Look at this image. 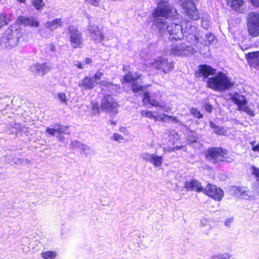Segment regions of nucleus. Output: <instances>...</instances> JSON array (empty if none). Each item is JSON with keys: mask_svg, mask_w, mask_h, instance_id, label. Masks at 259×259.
<instances>
[{"mask_svg": "<svg viewBox=\"0 0 259 259\" xmlns=\"http://www.w3.org/2000/svg\"><path fill=\"white\" fill-rule=\"evenodd\" d=\"M197 77L203 76L207 78V87L215 91L222 92L229 89L233 85V82L225 73L219 72L215 74V70L210 66L202 65L196 73Z\"/></svg>", "mask_w": 259, "mask_h": 259, "instance_id": "1", "label": "nucleus"}, {"mask_svg": "<svg viewBox=\"0 0 259 259\" xmlns=\"http://www.w3.org/2000/svg\"><path fill=\"white\" fill-rule=\"evenodd\" d=\"M21 36L20 29L16 26L8 28L0 38V47L10 49L16 47Z\"/></svg>", "mask_w": 259, "mask_h": 259, "instance_id": "2", "label": "nucleus"}, {"mask_svg": "<svg viewBox=\"0 0 259 259\" xmlns=\"http://www.w3.org/2000/svg\"><path fill=\"white\" fill-rule=\"evenodd\" d=\"M177 10L166 1L159 2L152 13L153 18H172L176 16Z\"/></svg>", "mask_w": 259, "mask_h": 259, "instance_id": "3", "label": "nucleus"}, {"mask_svg": "<svg viewBox=\"0 0 259 259\" xmlns=\"http://www.w3.org/2000/svg\"><path fill=\"white\" fill-rule=\"evenodd\" d=\"M206 157L212 163H218L223 161L231 162L234 160V158L228 156V151L226 150L221 148L208 149Z\"/></svg>", "mask_w": 259, "mask_h": 259, "instance_id": "4", "label": "nucleus"}, {"mask_svg": "<svg viewBox=\"0 0 259 259\" xmlns=\"http://www.w3.org/2000/svg\"><path fill=\"white\" fill-rule=\"evenodd\" d=\"M118 107L115 100L111 95H107L102 99L100 108L111 115H115L117 113Z\"/></svg>", "mask_w": 259, "mask_h": 259, "instance_id": "5", "label": "nucleus"}, {"mask_svg": "<svg viewBox=\"0 0 259 259\" xmlns=\"http://www.w3.org/2000/svg\"><path fill=\"white\" fill-rule=\"evenodd\" d=\"M247 28L250 35L254 37L259 35V13L252 12L248 14Z\"/></svg>", "mask_w": 259, "mask_h": 259, "instance_id": "6", "label": "nucleus"}, {"mask_svg": "<svg viewBox=\"0 0 259 259\" xmlns=\"http://www.w3.org/2000/svg\"><path fill=\"white\" fill-rule=\"evenodd\" d=\"M68 36L70 39L71 47L74 48H80L83 45L82 34L79 30L73 26L68 28Z\"/></svg>", "mask_w": 259, "mask_h": 259, "instance_id": "7", "label": "nucleus"}, {"mask_svg": "<svg viewBox=\"0 0 259 259\" xmlns=\"http://www.w3.org/2000/svg\"><path fill=\"white\" fill-rule=\"evenodd\" d=\"M185 14L191 19L196 20L199 18V12L193 2L188 0H180Z\"/></svg>", "mask_w": 259, "mask_h": 259, "instance_id": "8", "label": "nucleus"}, {"mask_svg": "<svg viewBox=\"0 0 259 259\" xmlns=\"http://www.w3.org/2000/svg\"><path fill=\"white\" fill-rule=\"evenodd\" d=\"M154 26L159 32V33L163 34L166 32H171L173 25H170L171 21H168L166 18H153Z\"/></svg>", "mask_w": 259, "mask_h": 259, "instance_id": "9", "label": "nucleus"}, {"mask_svg": "<svg viewBox=\"0 0 259 259\" xmlns=\"http://www.w3.org/2000/svg\"><path fill=\"white\" fill-rule=\"evenodd\" d=\"M195 52L192 47L185 44L176 45L171 49V54L178 56H188L192 55Z\"/></svg>", "mask_w": 259, "mask_h": 259, "instance_id": "10", "label": "nucleus"}, {"mask_svg": "<svg viewBox=\"0 0 259 259\" xmlns=\"http://www.w3.org/2000/svg\"><path fill=\"white\" fill-rule=\"evenodd\" d=\"M203 192L218 201L221 200L224 196V192L221 188L210 184L206 185Z\"/></svg>", "mask_w": 259, "mask_h": 259, "instance_id": "11", "label": "nucleus"}, {"mask_svg": "<svg viewBox=\"0 0 259 259\" xmlns=\"http://www.w3.org/2000/svg\"><path fill=\"white\" fill-rule=\"evenodd\" d=\"M233 101L238 105V109L246 112L250 116H254L253 112L246 106V100L244 96L235 94L232 97Z\"/></svg>", "mask_w": 259, "mask_h": 259, "instance_id": "12", "label": "nucleus"}, {"mask_svg": "<svg viewBox=\"0 0 259 259\" xmlns=\"http://www.w3.org/2000/svg\"><path fill=\"white\" fill-rule=\"evenodd\" d=\"M187 26L189 27L186 28V30L184 33H185V35L189 42L195 45L200 39L199 31L196 27L192 26L190 23H188Z\"/></svg>", "mask_w": 259, "mask_h": 259, "instance_id": "13", "label": "nucleus"}, {"mask_svg": "<svg viewBox=\"0 0 259 259\" xmlns=\"http://www.w3.org/2000/svg\"><path fill=\"white\" fill-rule=\"evenodd\" d=\"M140 156L143 160L151 163L155 167H160L163 162L162 156H158L155 154L144 152L142 153Z\"/></svg>", "mask_w": 259, "mask_h": 259, "instance_id": "14", "label": "nucleus"}, {"mask_svg": "<svg viewBox=\"0 0 259 259\" xmlns=\"http://www.w3.org/2000/svg\"><path fill=\"white\" fill-rule=\"evenodd\" d=\"M88 31L92 39L95 41L99 42L104 39L103 33L97 25L90 24L88 27Z\"/></svg>", "mask_w": 259, "mask_h": 259, "instance_id": "15", "label": "nucleus"}, {"mask_svg": "<svg viewBox=\"0 0 259 259\" xmlns=\"http://www.w3.org/2000/svg\"><path fill=\"white\" fill-rule=\"evenodd\" d=\"M51 66L47 63H35L30 67L32 72L37 74L44 75L47 72L50 71Z\"/></svg>", "mask_w": 259, "mask_h": 259, "instance_id": "16", "label": "nucleus"}, {"mask_svg": "<svg viewBox=\"0 0 259 259\" xmlns=\"http://www.w3.org/2000/svg\"><path fill=\"white\" fill-rule=\"evenodd\" d=\"M170 25H173L172 32H168L170 35V39H181L184 36V32L182 26L175 23L171 22Z\"/></svg>", "mask_w": 259, "mask_h": 259, "instance_id": "17", "label": "nucleus"}, {"mask_svg": "<svg viewBox=\"0 0 259 259\" xmlns=\"http://www.w3.org/2000/svg\"><path fill=\"white\" fill-rule=\"evenodd\" d=\"M185 188L187 191H195L197 192H203L204 188L200 182L196 180L187 181L185 183Z\"/></svg>", "mask_w": 259, "mask_h": 259, "instance_id": "18", "label": "nucleus"}, {"mask_svg": "<svg viewBox=\"0 0 259 259\" xmlns=\"http://www.w3.org/2000/svg\"><path fill=\"white\" fill-rule=\"evenodd\" d=\"M18 22L25 26H31L37 27L39 22L35 18L32 17L21 16L18 19Z\"/></svg>", "mask_w": 259, "mask_h": 259, "instance_id": "19", "label": "nucleus"}, {"mask_svg": "<svg viewBox=\"0 0 259 259\" xmlns=\"http://www.w3.org/2000/svg\"><path fill=\"white\" fill-rule=\"evenodd\" d=\"M245 56L250 66L254 68L259 66V51L249 53Z\"/></svg>", "mask_w": 259, "mask_h": 259, "instance_id": "20", "label": "nucleus"}, {"mask_svg": "<svg viewBox=\"0 0 259 259\" xmlns=\"http://www.w3.org/2000/svg\"><path fill=\"white\" fill-rule=\"evenodd\" d=\"M97 84V81L94 80L93 77L86 76L82 79L79 86L83 87L85 90H90L93 89Z\"/></svg>", "mask_w": 259, "mask_h": 259, "instance_id": "21", "label": "nucleus"}, {"mask_svg": "<svg viewBox=\"0 0 259 259\" xmlns=\"http://www.w3.org/2000/svg\"><path fill=\"white\" fill-rule=\"evenodd\" d=\"M236 193L242 199L250 201L254 200V195L251 190H245L244 188H240L236 190Z\"/></svg>", "mask_w": 259, "mask_h": 259, "instance_id": "22", "label": "nucleus"}, {"mask_svg": "<svg viewBox=\"0 0 259 259\" xmlns=\"http://www.w3.org/2000/svg\"><path fill=\"white\" fill-rule=\"evenodd\" d=\"M63 21L61 18H56L53 19L52 21L46 22L44 25L47 29L53 31L63 26Z\"/></svg>", "mask_w": 259, "mask_h": 259, "instance_id": "23", "label": "nucleus"}, {"mask_svg": "<svg viewBox=\"0 0 259 259\" xmlns=\"http://www.w3.org/2000/svg\"><path fill=\"white\" fill-rule=\"evenodd\" d=\"M143 102L144 104L147 105L150 104L152 106L155 107H159L160 104L155 99H151L148 92H145L144 94Z\"/></svg>", "mask_w": 259, "mask_h": 259, "instance_id": "24", "label": "nucleus"}, {"mask_svg": "<svg viewBox=\"0 0 259 259\" xmlns=\"http://www.w3.org/2000/svg\"><path fill=\"white\" fill-rule=\"evenodd\" d=\"M228 5L236 11H240V8L243 4V0H227Z\"/></svg>", "mask_w": 259, "mask_h": 259, "instance_id": "25", "label": "nucleus"}, {"mask_svg": "<svg viewBox=\"0 0 259 259\" xmlns=\"http://www.w3.org/2000/svg\"><path fill=\"white\" fill-rule=\"evenodd\" d=\"M139 79H141V75L135 73L132 74V73H128L126 75H124L123 78L122 82L123 83H128L132 81H134Z\"/></svg>", "mask_w": 259, "mask_h": 259, "instance_id": "26", "label": "nucleus"}, {"mask_svg": "<svg viewBox=\"0 0 259 259\" xmlns=\"http://www.w3.org/2000/svg\"><path fill=\"white\" fill-rule=\"evenodd\" d=\"M174 68L173 63L168 62L166 59L164 58L163 64L161 67V71L166 73L172 70Z\"/></svg>", "mask_w": 259, "mask_h": 259, "instance_id": "27", "label": "nucleus"}, {"mask_svg": "<svg viewBox=\"0 0 259 259\" xmlns=\"http://www.w3.org/2000/svg\"><path fill=\"white\" fill-rule=\"evenodd\" d=\"M164 58L163 57H159L158 58L153 61H152L151 63H150V64L151 66L154 68L155 69H158V70H161V67L163 64V62L164 61Z\"/></svg>", "mask_w": 259, "mask_h": 259, "instance_id": "28", "label": "nucleus"}, {"mask_svg": "<svg viewBox=\"0 0 259 259\" xmlns=\"http://www.w3.org/2000/svg\"><path fill=\"white\" fill-rule=\"evenodd\" d=\"M101 84L106 87L108 89L109 92L112 93L113 92V90L116 91L119 89V85L113 84L107 81H102L101 83Z\"/></svg>", "mask_w": 259, "mask_h": 259, "instance_id": "29", "label": "nucleus"}, {"mask_svg": "<svg viewBox=\"0 0 259 259\" xmlns=\"http://www.w3.org/2000/svg\"><path fill=\"white\" fill-rule=\"evenodd\" d=\"M5 162L6 164H19L21 162V160L20 159H15L13 156H7L5 158Z\"/></svg>", "mask_w": 259, "mask_h": 259, "instance_id": "30", "label": "nucleus"}, {"mask_svg": "<svg viewBox=\"0 0 259 259\" xmlns=\"http://www.w3.org/2000/svg\"><path fill=\"white\" fill-rule=\"evenodd\" d=\"M209 124L211 128L214 130V132L215 134L220 135L224 134L225 130L223 127L218 126L214 123H213L212 121L210 122Z\"/></svg>", "mask_w": 259, "mask_h": 259, "instance_id": "31", "label": "nucleus"}, {"mask_svg": "<svg viewBox=\"0 0 259 259\" xmlns=\"http://www.w3.org/2000/svg\"><path fill=\"white\" fill-rule=\"evenodd\" d=\"M41 255L44 259H55L57 256V253L56 251H49L42 252Z\"/></svg>", "mask_w": 259, "mask_h": 259, "instance_id": "32", "label": "nucleus"}, {"mask_svg": "<svg viewBox=\"0 0 259 259\" xmlns=\"http://www.w3.org/2000/svg\"><path fill=\"white\" fill-rule=\"evenodd\" d=\"M31 2L35 8L37 10L41 9L45 5V3L43 0H31Z\"/></svg>", "mask_w": 259, "mask_h": 259, "instance_id": "33", "label": "nucleus"}, {"mask_svg": "<svg viewBox=\"0 0 259 259\" xmlns=\"http://www.w3.org/2000/svg\"><path fill=\"white\" fill-rule=\"evenodd\" d=\"M46 132L52 136H54L58 132V124L54 125L53 127H47Z\"/></svg>", "mask_w": 259, "mask_h": 259, "instance_id": "34", "label": "nucleus"}, {"mask_svg": "<svg viewBox=\"0 0 259 259\" xmlns=\"http://www.w3.org/2000/svg\"><path fill=\"white\" fill-rule=\"evenodd\" d=\"M58 132L69 135L70 132L68 130V127L63 125L58 124Z\"/></svg>", "mask_w": 259, "mask_h": 259, "instance_id": "35", "label": "nucleus"}, {"mask_svg": "<svg viewBox=\"0 0 259 259\" xmlns=\"http://www.w3.org/2000/svg\"><path fill=\"white\" fill-rule=\"evenodd\" d=\"M80 150L82 151L84 154L88 155L91 154L92 150L90 147L82 143Z\"/></svg>", "mask_w": 259, "mask_h": 259, "instance_id": "36", "label": "nucleus"}, {"mask_svg": "<svg viewBox=\"0 0 259 259\" xmlns=\"http://www.w3.org/2000/svg\"><path fill=\"white\" fill-rule=\"evenodd\" d=\"M211 259H231V255L228 253H223L213 256Z\"/></svg>", "mask_w": 259, "mask_h": 259, "instance_id": "37", "label": "nucleus"}, {"mask_svg": "<svg viewBox=\"0 0 259 259\" xmlns=\"http://www.w3.org/2000/svg\"><path fill=\"white\" fill-rule=\"evenodd\" d=\"M141 115L144 117H147L150 119L155 118V116L153 115L151 111L148 110H143L141 111Z\"/></svg>", "mask_w": 259, "mask_h": 259, "instance_id": "38", "label": "nucleus"}, {"mask_svg": "<svg viewBox=\"0 0 259 259\" xmlns=\"http://www.w3.org/2000/svg\"><path fill=\"white\" fill-rule=\"evenodd\" d=\"M252 193L254 195V200L259 196V184L253 186L251 189Z\"/></svg>", "mask_w": 259, "mask_h": 259, "instance_id": "39", "label": "nucleus"}, {"mask_svg": "<svg viewBox=\"0 0 259 259\" xmlns=\"http://www.w3.org/2000/svg\"><path fill=\"white\" fill-rule=\"evenodd\" d=\"M191 113L196 118H201L203 117L202 114L195 108L191 109Z\"/></svg>", "mask_w": 259, "mask_h": 259, "instance_id": "40", "label": "nucleus"}, {"mask_svg": "<svg viewBox=\"0 0 259 259\" xmlns=\"http://www.w3.org/2000/svg\"><path fill=\"white\" fill-rule=\"evenodd\" d=\"M142 89L143 87L141 85L138 84L137 82H135L133 83L132 87V91H133V92L136 93L141 90H142Z\"/></svg>", "mask_w": 259, "mask_h": 259, "instance_id": "41", "label": "nucleus"}, {"mask_svg": "<svg viewBox=\"0 0 259 259\" xmlns=\"http://www.w3.org/2000/svg\"><path fill=\"white\" fill-rule=\"evenodd\" d=\"M158 118H159L161 121L163 122H168L170 121V119L171 118V116L163 114L158 116Z\"/></svg>", "mask_w": 259, "mask_h": 259, "instance_id": "42", "label": "nucleus"}, {"mask_svg": "<svg viewBox=\"0 0 259 259\" xmlns=\"http://www.w3.org/2000/svg\"><path fill=\"white\" fill-rule=\"evenodd\" d=\"M57 97L60 100V101H61L62 103H67L66 96L65 94L63 93H58Z\"/></svg>", "mask_w": 259, "mask_h": 259, "instance_id": "43", "label": "nucleus"}, {"mask_svg": "<svg viewBox=\"0 0 259 259\" xmlns=\"http://www.w3.org/2000/svg\"><path fill=\"white\" fill-rule=\"evenodd\" d=\"M82 143L77 141H73L71 142V146L74 148L80 150Z\"/></svg>", "mask_w": 259, "mask_h": 259, "instance_id": "44", "label": "nucleus"}, {"mask_svg": "<svg viewBox=\"0 0 259 259\" xmlns=\"http://www.w3.org/2000/svg\"><path fill=\"white\" fill-rule=\"evenodd\" d=\"M205 38L207 41H208L209 43H210L214 40L215 36L211 33L206 34L205 35Z\"/></svg>", "mask_w": 259, "mask_h": 259, "instance_id": "45", "label": "nucleus"}, {"mask_svg": "<svg viewBox=\"0 0 259 259\" xmlns=\"http://www.w3.org/2000/svg\"><path fill=\"white\" fill-rule=\"evenodd\" d=\"M89 4L94 7H98L100 2V0H85Z\"/></svg>", "mask_w": 259, "mask_h": 259, "instance_id": "46", "label": "nucleus"}, {"mask_svg": "<svg viewBox=\"0 0 259 259\" xmlns=\"http://www.w3.org/2000/svg\"><path fill=\"white\" fill-rule=\"evenodd\" d=\"M252 174L259 179V168L253 166L251 167Z\"/></svg>", "mask_w": 259, "mask_h": 259, "instance_id": "47", "label": "nucleus"}, {"mask_svg": "<svg viewBox=\"0 0 259 259\" xmlns=\"http://www.w3.org/2000/svg\"><path fill=\"white\" fill-rule=\"evenodd\" d=\"M113 139L114 141L118 142H120L123 140L122 136L118 134H114L113 136Z\"/></svg>", "mask_w": 259, "mask_h": 259, "instance_id": "48", "label": "nucleus"}, {"mask_svg": "<svg viewBox=\"0 0 259 259\" xmlns=\"http://www.w3.org/2000/svg\"><path fill=\"white\" fill-rule=\"evenodd\" d=\"M234 218L231 217L229 218H227L225 222V225L226 227H230L231 224L233 222Z\"/></svg>", "mask_w": 259, "mask_h": 259, "instance_id": "49", "label": "nucleus"}, {"mask_svg": "<svg viewBox=\"0 0 259 259\" xmlns=\"http://www.w3.org/2000/svg\"><path fill=\"white\" fill-rule=\"evenodd\" d=\"M92 108L93 111L95 113H98L99 112V107L98 104L96 103H92Z\"/></svg>", "mask_w": 259, "mask_h": 259, "instance_id": "50", "label": "nucleus"}, {"mask_svg": "<svg viewBox=\"0 0 259 259\" xmlns=\"http://www.w3.org/2000/svg\"><path fill=\"white\" fill-rule=\"evenodd\" d=\"M159 107L161 108L165 112H169L171 110V108L165 104L159 105Z\"/></svg>", "mask_w": 259, "mask_h": 259, "instance_id": "51", "label": "nucleus"}, {"mask_svg": "<svg viewBox=\"0 0 259 259\" xmlns=\"http://www.w3.org/2000/svg\"><path fill=\"white\" fill-rule=\"evenodd\" d=\"M103 73L98 71L96 73V74L93 76V78L94 80L97 81V80L100 79L101 76L103 75Z\"/></svg>", "mask_w": 259, "mask_h": 259, "instance_id": "52", "label": "nucleus"}, {"mask_svg": "<svg viewBox=\"0 0 259 259\" xmlns=\"http://www.w3.org/2000/svg\"><path fill=\"white\" fill-rule=\"evenodd\" d=\"M253 6L259 7V0H249Z\"/></svg>", "mask_w": 259, "mask_h": 259, "instance_id": "53", "label": "nucleus"}, {"mask_svg": "<svg viewBox=\"0 0 259 259\" xmlns=\"http://www.w3.org/2000/svg\"><path fill=\"white\" fill-rule=\"evenodd\" d=\"M74 65L79 69H83V67L82 64L78 61H75L74 62Z\"/></svg>", "mask_w": 259, "mask_h": 259, "instance_id": "54", "label": "nucleus"}, {"mask_svg": "<svg viewBox=\"0 0 259 259\" xmlns=\"http://www.w3.org/2000/svg\"><path fill=\"white\" fill-rule=\"evenodd\" d=\"M212 108V106L209 104H205L204 106L205 110L209 113L211 112Z\"/></svg>", "mask_w": 259, "mask_h": 259, "instance_id": "55", "label": "nucleus"}, {"mask_svg": "<svg viewBox=\"0 0 259 259\" xmlns=\"http://www.w3.org/2000/svg\"><path fill=\"white\" fill-rule=\"evenodd\" d=\"M57 137L59 141H62L64 139V136L63 135V134L62 133L58 132L57 133Z\"/></svg>", "mask_w": 259, "mask_h": 259, "instance_id": "56", "label": "nucleus"}, {"mask_svg": "<svg viewBox=\"0 0 259 259\" xmlns=\"http://www.w3.org/2000/svg\"><path fill=\"white\" fill-rule=\"evenodd\" d=\"M163 151L165 152H174L175 149H174V147H167V148H163Z\"/></svg>", "mask_w": 259, "mask_h": 259, "instance_id": "57", "label": "nucleus"}, {"mask_svg": "<svg viewBox=\"0 0 259 259\" xmlns=\"http://www.w3.org/2000/svg\"><path fill=\"white\" fill-rule=\"evenodd\" d=\"M170 121L178 123L179 122V120L177 118L176 116H171V118L170 119Z\"/></svg>", "mask_w": 259, "mask_h": 259, "instance_id": "58", "label": "nucleus"}, {"mask_svg": "<svg viewBox=\"0 0 259 259\" xmlns=\"http://www.w3.org/2000/svg\"><path fill=\"white\" fill-rule=\"evenodd\" d=\"M252 150L253 151H256L259 153V144H257L255 146L252 147Z\"/></svg>", "mask_w": 259, "mask_h": 259, "instance_id": "59", "label": "nucleus"}, {"mask_svg": "<svg viewBox=\"0 0 259 259\" xmlns=\"http://www.w3.org/2000/svg\"><path fill=\"white\" fill-rule=\"evenodd\" d=\"M184 148V146H176L174 147V149H175V151L179 150Z\"/></svg>", "mask_w": 259, "mask_h": 259, "instance_id": "60", "label": "nucleus"}, {"mask_svg": "<svg viewBox=\"0 0 259 259\" xmlns=\"http://www.w3.org/2000/svg\"><path fill=\"white\" fill-rule=\"evenodd\" d=\"M92 62L91 59L90 58H85V63L87 64H89Z\"/></svg>", "mask_w": 259, "mask_h": 259, "instance_id": "61", "label": "nucleus"}, {"mask_svg": "<svg viewBox=\"0 0 259 259\" xmlns=\"http://www.w3.org/2000/svg\"><path fill=\"white\" fill-rule=\"evenodd\" d=\"M255 141H252V142H250V145L252 146V147L256 146V145H255Z\"/></svg>", "mask_w": 259, "mask_h": 259, "instance_id": "62", "label": "nucleus"}, {"mask_svg": "<svg viewBox=\"0 0 259 259\" xmlns=\"http://www.w3.org/2000/svg\"><path fill=\"white\" fill-rule=\"evenodd\" d=\"M20 3H24L25 0H17Z\"/></svg>", "mask_w": 259, "mask_h": 259, "instance_id": "63", "label": "nucleus"}, {"mask_svg": "<svg viewBox=\"0 0 259 259\" xmlns=\"http://www.w3.org/2000/svg\"><path fill=\"white\" fill-rule=\"evenodd\" d=\"M51 50H52V51H54V47H51Z\"/></svg>", "mask_w": 259, "mask_h": 259, "instance_id": "64", "label": "nucleus"}]
</instances>
